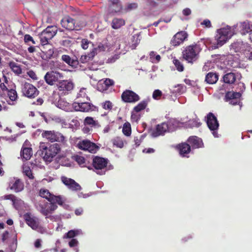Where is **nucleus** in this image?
Masks as SVG:
<instances>
[{"mask_svg":"<svg viewBox=\"0 0 252 252\" xmlns=\"http://www.w3.org/2000/svg\"><path fill=\"white\" fill-rule=\"evenodd\" d=\"M173 62L178 71L182 72L184 69L183 64L177 59H174Z\"/></svg>","mask_w":252,"mask_h":252,"instance_id":"nucleus-43","label":"nucleus"},{"mask_svg":"<svg viewBox=\"0 0 252 252\" xmlns=\"http://www.w3.org/2000/svg\"><path fill=\"white\" fill-rule=\"evenodd\" d=\"M41 136L48 141L53 143L58 142L65 143V137L61 133L54 130H43Z\"/></svg>","mask_w":252,"mask_h":252,"instance_id":"nucleus-6","label":"nucleus"},{"mask_svg":"<svg viewBox=\"0 0 252 252\" xmlns=\"http://www.w3.org/2000/svg\"><path fill=\"white\" fill-rule=\"evenodd\" d=\"M240 31L243 34L247 33H250V36L252 33V22L246 20L240 23Z\"/></svg>","mask_w":252,"mask_h":252,"instance_id":"nucleus-22","label":"nucleus"},{"mask_svg":"<svg viewBox=\"0 0 252 252\" xmlns=\"http://www.w3.org/2000/svg\"><path fill=\"white\" fill-rule=\"evenodd\" d=\"M241 94L240 93L234 92H228L225 95V99L226 101L234 98H240Z\"/></svg>","mask_w":252,"mask_h":252,"instance_id":"nucleus-33","label":"nucleus"},{"mask_svg":"<svg viewBox=\"0 0 252 252\" xmlns=\"http://www.w3.org/2000/svg\"><path fill=\"white\" fill-rule=\"evenodd\" d=\"M122 132L123 134L126 136H129L131 134V127L129 123H125L123 126Z\"/></svg>","mask_w":252,"mask_h":252,"instance_id":"nucleus-37","label":"nucleus"},{"mask_svg":"<svg viewBox=\"0 0 252 252\" xmlns=\"http://www.w3.org/2000/svg\"><path fill=\"white\" fill-rule=\"evenodd\" d=\"M61 181L64 185L72 190L79 191L82 189L80 185L72 179L62 176Z\"/></svg>","mask_w":252,"mask_h":252,"instance_id":"nucleus-15","label":"nucleus"},{"mask_svg":"<svg viewBox=\"0 0 252 252\" xmlns=\"http://www.w3.org/2000/svg\"><path fill=\"white\" fill-rule=\"evenodd\" d=\"M22 92L23 95L28 98H33L39 94V91L33 85L25 83L22 87Z\"/></svg>","mask_w":252,"mask_h":252,"instance_id":"nucleus-8","label":"nucleus"},{"mask_svg":"<svg viewBox=\"0 0 252 252\" xmlns=\"http://www.w3.org/2000/svg\"><path fill=\"white\" fill-rule=\"evenodd\" d=\"M57 27L54 26L47 27L43 30L41 33L47 37L48 39H51L57 33Z\"/></svg>","mask_w":252,"mask_h":252,"instance_id":"nucleus-24","label":"nucleus"},{"mask_svg":"<svg viewBox=\"0 0 252 252\" xmlns=\"http://www.w3.org/2000/svg\"><path fill=\"white\" fill-rule=\"evenodd\" d=\"M207 124L209 128L213 131V134L215 137H218V134L217 131L218 130L219 124L216 116L212 113L210 112L207 117Z\"/></svg>","mask_w":252,"mask_h":252,"instance_id":"nucleus-10","label":"nucleus"},{"mask_svg":"<svg viewBox=\"0 0 252 252\" xmlns=\"http://www.w3.org/2000/svg\"><path fill=\"white\" fill-rule=\"evenodd\" d=\"M188 37V34L184 31L178 32L174 35L170 43L174 46H177L182 43Z\"/></svg>","mask_w":252,"mask_h":252,"instance_id":"nucleus-16","label":"nucleus"},{"mask_svg":"<svg viewBox=\"0 0 252 252\" xmlns=\"http://www.w3.org/2000/svg\"><path fill=\"white\" fill-rule=\"evenodd\" d=\"M23 173L25 175L27 176L29 179L33 180L34 179L32 171L29 166H26L23 168Z\"/></svg>","mask_w":252,"mask_h":252,"instance_id":"nucleus-41","label":"nucleus"},{"mask_svg":"<svg viewBox=\"0 0 252 252\" xmlns=\"http://www.w3.org/2000/svg\"><path fill=\"white\" fill-rule=\"evenodd\" d=\"M75 20V25L76 26V30H80L86 25V22L82 17L77 18Z\"/></svg>","mask_w":252,"mask_h":252,"instance_id":"nucleus-35","label":"nucleus"},{"mask_svg":"<svg viewBox=\"0 0 252 252\" xmlns=\"http://www.w3.org/2000/svg\"><path fill=\"white\" fill-rule=\"evenodd\" d=\"M57 87L61 94H66L73 89L74 84L71 81L62 79L57 84Z\"/></svg>","mask_w":252,"mask_h":252,"instance_id":"nucleus-13","label":"nucleus"},{"mask_svg":"<svg viewBox=\"0 0 252 252\" xmlns=\"http://www.w3.org/2000/svg\"><path fill=\"white\" fill-rule=\"evenodd\" d=\"M75 160L80 165L84 166L83 164L85 163L86 159L82 156H76Z\"/></svg>","mask_w":252,"mask_h":252,"instance_id":"nucleus-54","label":"nucleus"},{"mask_svg":"<svg viewBox=\"0 0 252 252\" xmlns=\"http://www.w3.org/2000/svg\"><path fill=\"white\" fill-rule=\"evenodd\" d=\"M142 137V136H141L140 138L137 136L134 137V142L136 147H138L140 145L143 140Z\"/></svg>","mask_w":252,"mask_h":252,"instance_id":"nucleus-57","label":"nucleus"},{"mask_svg":"<svg viewBox=\"0 0 252 252\" xmlns=\"http://www.w3.org/2000/svg\"><path fill=\"white\" fill-rule=\"evenodd\" d=\"M78 64H79V61L77 60L72 59V60L70 63V64H69V65L74 68H76L77 67Z\"/></svg>","mask_w":252,"mask_h":252,"instance_id":"nucleus-62","label":"nucleus"},{"mask_svg":"<svg viewBox=\"0 0 252 252\" xmlns=\"http://www.w3.org/2000/svg\"><path fill=\"white\" fill-rule=\"evenodd\" d=\"M7 95L11 101H15L18 98V94L15 89H8Z\"/></svg>","mask_w":252,"mask_h":252,"instance_id":"nucleus-39","label":"nucleus"},{"mask_svg":"<svg viewBox=\"0 0 252 252\" xmlns=\"http://www.w3.org/2000/svg\"><path fill=\"white\" fill-rule=\"evenodd\" d=\"M9 187L10 189L14 190L15 192H19L23 190L24 185L20 179H17L10 182Z\"/></svg>","mask_w":252,"mask_h":252,"instance_id":"nucleus-21","label":"nucleus"},{"mask_svg":"<svg viewBox=\"0 0 252 252\" xmlns=\"http://www.w3.org/2000/svg\"><path fill=\"white\" fill-rule=\"evenodd\" d=\"M69 246L70 247H74L77 246L78 244V242L76 239H72L69 242Z\"/></svg>","mask_w":252,"mask_h":252,"instance_id":"nucleus-58","label":"nucleus"},{"mask_svg":"<svg viewBox=\"0 0 252 252\" xmlns=\"http://www.w3.org/2000/svg\"><path fill=\"white\" fill-rule=\"evenodd\" d=\"M9 235V232L8 231H5L2 235V241L3 242H5L6 240L7 239Z\"/></svg>","mask_w":252,"mask_h":252,"instance_id":"nucleus-64","label":"nucleus"},{"mask_svg":"<svg viewBox=\"0 0 252 252\" xmlns=\"http://www.w3.org/2000/svg\"><path fill=\"white\" fill-rule=\"evenodd\" d=\"M162 93L160 90H156L154 91L152 96L154 99L158 100L162 96Z\"/></svg>","mask_w":252,"mask_h":252,"instance_id":"nucleus-51","label":"nucleus"},{"mask_svg":"<svg viewBox=\"0 0 252 252\" xmlns=\"http://www.w3.org/2000/svg\"><path fill=\"white\" fill-rule=\"evenodd\" d=\"M176 149L178 151L180 155L182 157H187L188 155L191 151L190 145L188 143L183 142L176 146Z\"/></svg>","mask_w":252,"mask_h":252,"instance_id":"nucleus-18","label":"nucleus"},{"mask_svg":"<svg viewBox=\"0 0 252 252\" xmlns=\"http://www.w3.org/2000/svg\"><path fill=\"white\" fill-rule=\"evenodd\" d=\"M112 142L114 146L120 148L124 147V142L123 139L119 137H116L112 140Z\"/></svg>","mask_w":252,"mask_h":252,"instance_id":"nucleus-40","label":"nucleus"},{"mask_svg":"<svg viewBox=\"0 0 252 252\" xmlns=\"http://www.w3.org/2000/svg\"><path fill=\"white\" fill-rule=\"evenodd\" d=\"M114 82L113 80L106 78L103 81H99L97 84L98 90L100 92L106 91L111 86H113Z\"/></svg>","mask_w":252,"mask_h":252,"instance_id":"nucleus-23","label":"nucleus"},{"mask_svg":"<svg viewBox=\"0 0 252 252\" xmlns=\"http://www.w3.org/2000/svg\"><path fill=\"white\" fill-rule=\"evenodd\" d=\"M27 224L32 229L41 233L46 232V229L40 225L39 219L35 217H32L30 213H26L24 216Z\"/></svg>","mask_w":252,"mask_h":252,"instance_id":"nucleus-5","label":"nucleus"},{"mask_svg":"<svg viewBox=\"0 0 252 252\" xmlns=\"http://www.w3.org/2000/svg\"><path fill=\"white\" fill-rule=\"evenodd\" d=\"M84 90L85 89L80 90L79 93L78 94L77 99H79V95H82L81 94L83 93ZM72 105L74 110L76 111L89 112L91 109V106L90 103L83 102L79 100L74 102Z\"/></svg>","mask_w":252,"mask_h":252,"instance_id":"nucleus-11","label":"nucleus"},{"mask_svg":"<svg viewBox=\"0 0 252 252\" xmlns=\"http://www.w3.org/2000/svg\"><path fill=\"white\" fill-rule=\"evenodd\" d=\"M49 202L51 204L54 205L58 204L59 205L62 206L64 202V198L61 195H53L51 198L49 199Z\"/></svg>","mask_w":252,"mask_h":252,"instance_id":"nucleus-31","label":"nucleus"},{"mask_svg":"<svg viewBox=\"0 0 252 252\" xmlns=\"http://www.w3.org/2000/svg\"><path fill=\"white\" fill-rule=\"evenodd\" d=\"M84 124L86 125L94 126L95 122L92 117H87L84 120Z\"/></svg>","mask_w":252,"mask_h":252,"instance_id":"nucleus-48","label":"nucleus"},{"mask_svg":"<svg viewBox=\"0 0 252 252\" xmlns=\"http://www.w3.org/2000/svg\"><path fill=\"white\" fill-rule=\"evenodd\" d=\"M187 142L192 149L199 148L202 147L203 143L202 139L196 136L189 137Z\"/></svg>","mask_w":252,"mask_h":252,"instance_id":"nucleus-20","label":"nucleus"},{"mask_svg":"<svg viewBox=\"0 0 252 252\" xmlns=\"http://www.w3.org/2000/svg\"><path fill=\"white\" fill-rule=\"evenodd\" d=\"M201 24L202 25H204L206 28H210L212 26L211 23L210 21L208 19L204 20Z\"/></svg>","mask_w":252,"mask_h":252,"instance_id":"nucleus-60","label":"nucleus"},{"mask_svg":"<svg viewBox=\"0 0 252 252\" xmlns=\"http://www.w3.org/2000/svg\"><path fill=\"white\" fill-rule=\"evenodd\" d=\"M75 20L68 16H65L61 20L63 27L68 30H76V26L75 25Z\"/></svg>","mask_w":252,"mask_h":252,"instance_id":"nucleus-17","label":"nucleus"},{"mask_svg":"<svg viewBox=\"0 0 252 252\" xmlns=\"http://www.w3.org/2000/svg\"><path fill=\"white\" fill-rule=\"evenodd\" d=\"M219 79V75L216 72H210L206 76L205 81L209 84H214L217 83Z\"/></svg>","mask_w":252,"mask_h":252,"instance_id":"nucleus-26","label":"nucleus"},{"mask_svg":"<svg viewBox=\"0 0 252 252\" xmlns=\"http://www.w3.org/2000/svg\"><path fill=\"white\" fill-rule=\"evenodd\" d=\"M94 57V52L91 51L88 55H82L80 58V62L83 63H87L90 60L93 59Z\"/></svg>","mask_w":252,"mask_h":252,"instance_id":"nucleus-36","label":"nucleus"},{"mask_svg":"<svg viewBox=\"0 0 252 252\" xmlns=\"http://www.w3.org/2000/svg\"><path fill=\"white\" fill-rule=\"evenodd\" d=\"M24 40L25 43H26L28 45H30V44H29V42L30 41H31L33 44H35L36 42L34 40L32 36H31L30 34H25L24 35Z\"/></svg>","mask_w":252,"mask_h":252,"instance_id":"nucleus-46","label":"nucleus"},{"mask_svg":"<svg viewBox=\"0 0 252 252\" xmlns=\"http://www.w3.org/2000/svg\"><path fill=\"white\" fill-rule=\"evenodd\" d=\"M9 66L15 74L19 75L22 73V69L20 66L14 62H10L9 63Z\"/></svg>","mask_w":252,"mask_h":252,"instance_id":"nucleus-34","label":"nucleus"},{"mask_svg":"<svg viewBox=\"0 0 252 252\" xmlns=\"http://www.w3.org/2000/svg\"><path fill=\"white\" fill-rule=\"evenodd\" d=\"M91 43V42L88 39L84 38L81 40V47L82 48L86 50L88 48L89 44Z\"/></svg>","mask_w":252,"mask_h":252,"instance_id":"nucleus-53","label":"nucleus"},{"mask_svg":"<svg viewBox=\"0 0 252 252\" xmlns=\"http://www.w3.org/2000/svg\"><path fill=\"white\" fill-rule=\"evenodd\" d=\"M78 148L84 151H87L91 153H95L99 149L95 143L88 140L80 141L78 144Z\"/></svg>","mask_w":252,"mask_h":252,"instance_id":"nucleus-12","label":"nucleus"},{"mask_svg":"<svg viewBox=\"0 0 252 252\" xmlns=\"http://www.w3.org/2000/svg\"><path fill=\"white\" fill-rule=\"evenodd\" d=\"M63 78V73L54 71L47 72L44 76L46 82L51 86L54 85L56 82L58 83Z\"/></svg>","mask_w":252,"mask_h":252,"instance_id":"nucleus-7","label":"nucleus"},{"mask_svg":"<svg viewBox=\"0 0 252 252\" xmlns=\"http://www.w3.org/2000/svg\"><path fill=\"white\" fill-rule=\"evenodd\" d=\"M62 59L68 65L70 64V63L72 60V59L70 57V56L67 55H63L62 56Z\"/></svg>","mask_w":252,"mask_h":252,"instance_id":"nucleus-55","label":"nucleus"},{"mask_svg":"<svg viewBox=\"0 0 252 252\" xmlns=\"http://www.w3.org/2000/svg\"><path fill=\"white\" fill-rule=\"evenodd\" d=\"M240 98H234L228 100L229 103L233 105H236L240 103Z\"/></svg>","mask_w":252,"mask_h":252,"instance_id":"nucleus-61","label":"nucleus"},{"mask_svg":"<svg viewBox=\"0 0 252 252\" xmlns=\"http://www.w3.org/2000/svg\"><path fill=\"white\" fill-rule=\"evenodd\" d=\"M137 7V4L135 3H129L126 7L127 10H131L136 9Z\"/></svg>","mask_w":252,"mask_h":252,"instance_id":"nucleus-59","label":"nucleus"},{"mask_svg":"<svg viewBox=\"0 0 252 252\" xmlns=\"http://www.w3.org/2000/svg\"><path fill=\"white\" fill-rule=\"evenodd\" d=\"M28 75L29 77L33 80H37V77L36 73L33 70H30L27 72Z\"/></svg>","mask_w":252,"mask_h":252,"instance_id":"nucleus-56","label":"nucleus"},{"mask_svg":"<svg viewBox=\"0 0 252 252\" xmlns=\"http://www.w3.org/2000/svg\"><path fill=\"white\" fill-rule=\"evenodd\" d=\"M140 36V34L137 33L132 35L130 38L129 44H130V48L132 49H135L137 46L139 44L141 40Z\"/></svg>","mask_w":252,"mask_h":252,"instance_id":"nucleus-30","label":"nucleus"},{"mask_svg":"<svg viewBox=\"0 0 252 252\" xmlns=\"http://www.w3.org/2000/svg\"><path fill=\"white\" fill-rule=\"evenodd\" d=\"M236 79L235 74L233 72L227 73L223 77V80L225 83L228 84H233Z\"/></svg>","mask_w":252,"mask_h":252,"instance_id":"nucleus-29","label":"nucleus"},{"mask_svg":"<svg viewBox=\"0 0 252 252\" xmlns=\"http://www.w3.org/2000/svg\"><path fill=\"white\" fill-rule=\"evenodd\" d=\"M106 46L102 44L99 43L96 48H94L92 52H94V56L97 53V52H100L101 51H104L106 50Z\"/></svg>","mask_w":252,"mask_h":252,"instance_id":"nucleus-42","label":"nucleus"},{"mask_svg":"<svg viewBox=\"0 0 252 252\" xmlns=\"http://www.w3.org/2000/svg\"><path fill=\"white\" fill-rule=\"evenodd\" d=\"M41 149V155L46 161L51 162L53 158L61 151V147L57 144L55 143L50 145L49 147L41 145L40 146Z\"/></svg>","mask_w":252,"mask_h":252,"instance_id":"nucleus-2","label":"nucleus"},{"mask_svg":"<svg viewBox=\"0 0 252 252\" xmlns=\"http://www.w3.org/2000/svg\"><path fill=\"white\" fill-rule=\"evenodd\" d=\"M32 155V149L30 147H24L23 145L21 151V156L26 160H29Z\"/></svg>","mask_w":252,"mask_h":252,"instance_id":"nucleus-28","label":"nucleus"},{"mask_svg":"<svg viewBox=\"0 0 252 252\" xmlns=\"http://www.w3.org/2000/svg\"><path fill=\"white\" fill-rule=\"evenodd\" d=\"M121 99L125 103H133L138 101L140 97L134 92L130 90H126L121 94Z\"/></svg>","mask_w":252,"mask_h":252,"instance_id":"nucleus-9","label":"nucleus"},{"mask_svg":"<svg viewBox=\"0 0 252 252\" xmlns=\"http://www.w3.org/2000/svg\"><path fill=\"white\" fill-rule=\"evenodd\" d=\"M168 129V125L166 123H162L160 125H158L156 127V130L153 133V135L155 136H158L166 132Z\"/></svg>","mask_w":252,"mask_h":252,"instance_id":"nucleus-25","label":"nucleus"},{"mask_svg":"<svg viewBox=\"0 0 252 252\" xmlns=\"http://www.w3.org/2000/svg\"><path fill=\"white\" fill-rule=\"evenodd\" d=\"M39 212L44 216L47 218V216L52 214L53 212L58 208L57 205H54L50 203L45 202L43 204H40L39 205Z\"/></svg>","mask_w":252,"mask_h":252,"instance_id":"nucleus-14","label":"nucleus"},{"mask_svg":"<svg viewBox=\"0 0 252 252\" xmlns=\"http://www.w3.org/2000/svg\"><path fill=\"white\" fill-rule=\"evenodd\" d=\"M71 40L69 39H66L62 41V45L64 46H69L71 44Z\"/></svg>","mask_w":252,"mask_h":252,"instance_id":"nucleus-63","label":"nucleus"},{"mask_svg":"<svg viewBox=\"0 0 252 252\" xmlns=\"http://www.w3.org/2000/svg\"><path fill=\"white\" fill-rule=\"evenodd\" d=\"M140 115L137 114V113L132 112L130 117L131 122L138 123L140 119Z\"/></svg>","mask_w":252,"mask_h":252,"instance_id":"nucleus-47","label":"nucleus"},{"mask_svg":"<svg viewBox=\"0 0 252 252\" xmlns=\"http://www.w3.org/2000/svg\"><path fill=\"white\" fill-rule=\"evenodd\" d=\"M231 35L232 34L230 28H224L218 30L217 31V34L215 37V41L213 43V46L215 49L221 47L226 43Z\"/></svg>","mask_w":252,"mask_h":252,"instance_id":"nucleus-3","label":"nucleus"},{"mask_svg":"<svg viewBox=\"0 0 252 252\" xmlns=\"http://www.w3.org/2000/svg\"><path fill=\"white\" fill-rule=\"evenodd\" d=\"M126 24L125 20L122 18H114L111 22V27L113 29H119Z\"/></svg>","mask_w":252,"mask_h":252,"instance_id":"nucleus-27","label":"nucleus"},{"mask_svg":"<svg viewBox=\"0 0 252 252\" xmlns=\"http://www.w3.org/2000/svg\"><path fill=\"white\" fill-rule=\"evenodd\" d=\"M201 50L199 45L194 44L189 45L182 52L183 58L188 63H192L198 59Z\"/></svg>","mask_w":252,"mask_h":252,"instance_id":"nucleus-1","label":"nucleus"},{"mask_svg":"<svg viewBox=\"0 0 252 252\" xmlns=\"http://www.w3.org/2000/svg\"><path fill=\"white\" fill-rule=\"evenodd\" d=\"M148 102L149 100L147 99L142 100L133 108V111L138 113L141 111L144 110L147 106Z\"/></svg>","mask_w":252,"mask_h":252,"instance_id":"nucleus-32","label":"nucleus"},{"mask_svg":"<svg viewBox=\"0 0 252 252\" xmlns=\"http://www.w3.org/2000/svg\"><path fill=\"white\" fill-rule=\"evenodd\" d=\"M102 107L105 110H110L112 108L113 105L111 101L107 100L102 104Z\"/></svg>","mask_w":252,"mask_h":252,"instance_id":"nucleus-50","label":"nucleus"},{"mask_svg":"<svg viewBox=\"0 0 252 252\" xmlns=\"http://www.w3.org/2000/svg\"><path fill=\"white\" fill-rule=\"evenodd\" d=\"M39 38L40 39L41 44L42 45L47 44L49 42V41L50 40V39H48L47 37H46L44 35V34H42L41 33L39 34Z\"/></svg>","mask_w":252,"mask_h":252,"instance_id":"nucleus-52","label":"nucleus"},{"mask_svg":"<svg viewBox=\"0 0 252 252\" xmlns=\"http://www.w3.org/2000/svg\"><path fill=\"white\" fill-rule=\"evenodd\" d=\"M53 195L47 189H41L39 191V195L43 198H46L48 201H49V199L51 198Z\"/></svg>","mask_w":252,"mask_h":252,"instance_id":"nucleus-38","label":"nucleus"},{"mask_svg":"<svg viewBox=\"0 0 252 252\" xmlns=\"http://www.w3.org/2000/svg\"><path fill=\"white\" fill-rule=\"evenodd\" d=\"M185 86L182 84H178L175 86L173 92L175 93L183 94L185 92Z\"/></svg>","mask_w":252,"mask_h":252,"instance_id":"nucleus-45","label":"nucleus"},{"mask_svg":"<svg viewBox=\"0 0 252 252\" xmlns=\"http://www.w3.org/2000/svg\"><path fill=\"white\" fill-rule=\"evenodd\" d=\"M77 234V232L75 230H70L65 233L63 236V238H72Z\"/></svg>","mask_w":252,"mask_h":252,"instance_id":"nucleus-49","label":"nucleus"},{"mask_svg":"<svg viewBox=\"0 0 252 252\" xmlns=\"http://www.w3.org/2000/svg\"><path fill=\"white\" fill-rule=\"evenodd\" d=\"M3 198L5 200H10L12 201L13 204L15 205L17 202L19 201V200L14 195L10 194L8 195H6L3 196Z\"/></svg>","mask_w":252,"mask_h":252,"instance_id":"nucleus-44","label":"nucleus"},{"mask_svg":"<svg viewBox=\"0 0 252 252\" xmlns=\"http://www.w3.org/2000/svg\"><path fill=\"white\" fill-rule=\"evenodd\" d=\"M108 9L111 13H117L123 9L122 3L120 0H108Z\"/></svg>","mask_w":252,"mask_h":252,"instance_id":"nucleus-19","label":"nucleus"},{"mask_svg":"<svg viewBox=\"0 0 252 252\" xmlns=\"http://www.w3.org/2000/svg\"><path fill=\"white\" fill-rule=\"evenodd\" d=\"M108 159L98 156H95L93 158L92 166L94 171L97 174L102 175L105 174Z\"/></svg>","mask_w":252,"mask_h":252,"instance_id":"nucleus-4","label":"nucleus"}]
</instances>
